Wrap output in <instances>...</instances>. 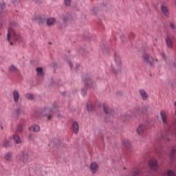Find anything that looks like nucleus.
Masks as SVG:
<instances>
[{
  "label": "nucleus",
  "instance_id": "f257e3e1",
  "mask_svg": "<svg viewBox=\"0 0 176 176\" xmlns=\"http://www.w3.org/2000/svg\"><path fill=\"white\" fill-rule=\"evenodd\" d=\"M7 40L8 42H10L12 46H13V43L12 41L17 42H21L22 41L21 36L16 34V32L12 28H9L8 30Z\"/></svg>",
  "mask_w": 176,
  "mask_h": 176
},
{
  "label": "nucleus",
  "instance_id": "f03ea898",
  "mask_svg": "<svg viewBox=\"0 0 176 176\" xmlns=\"http://www.w3.org/2000/svg\"><path fill=\"white\" fill-rule=\"evenodd\" d=\"M31 153L28 150H25L23 153L18 156V163H19L21 167H23L24 164L31 162L30 157Z\"/></svg>",
  "mask_w": 176,
  "mask_h": 176
},
{
  "label": "nucleus",
  "instance_id": "7ed1b4c3",
  "mask_svg": "<svg viewBox=\"0 0 176 176\" xmlns=\"http://www.w3.org/2000/svg\"><path fill=\"white\" fill-rule=\"evenodd\" d=\"M115 66L111 67V71L115 75H118L122 72V60L120 56L118 54H115Z\"/></svg>",
  "mask_w": 176,
  "mask_h": 176
},
{
  "label": "nucleus",
  "instance_id": "20e7f679",
  "mask_svg": "<svg viewBox=\"0 0 176 176\" xmlns=\"http://www.w3.org/2000/svg\"><path fill=\"white\" fill-rule=\"evenodd\" d=\"M53 113V110H50L49 108L43 109L40 110V111H36L35 115L40 118V116H47L48 120L52 119V114Z\"/></svg>",
  "mask_w": 176,
  "mask_h": 176
},
{
  "label": "nucleus",
  "instance_id": "39448f33",
  "mask_svg": "<svg viewBox=\"0 0 176 176\" xmlns=\"http://www.w3.org/2000/svg\"><path fill=\"white\" fill-rule=\"evenodd\" d=\"M143 60L144 63L149 64L151 67H154L155 64H156V63L158 61L157 58L149 56V55L146 53L143 54Z\"/></svg>",
  "mask_w": 176,
  "mask_h": 176
},
{
  "label": "nucleus",
  "instance_id": "423d86ee",
  "mask_svg": "<svg viewBox=\"0 0 176 176\" xmlns=\"http://www.w3.org/2000/svg\"><path fill=\"white\" fill-rule=\"evenodd\" d=\"M135 118V114L133 111H128L124 117H123L122 120L125 122H133Z\"/></svg>",
  "mask_w": 176,
  "mask_h": 176
},
{
  "label": "nucleus",
  "instance_id": "0eeeda50",
  "mask_svg": "<svg viewBox=\"0 0 176 176\" xmlns=\"http://www.w3.org/2000/svg\"><path fill=\"white\" fill-rule=\"evenodd\" d=\"M137 134L138 135H144L145 131H146V125L144 124H140L137 128Z\"/></svg>",
  "mask_w": 176,
  "mask_h": 176
},
{
  "label": "nucleus",
  "instance_id": "6e6552de",
  "mask_svg": "<svg viewBox=\"0 0 176 176\" xmlns=\"http://www.w3.org/2000/svg\"><path fill=\"white\" fill-rule=\"evenodd\" d=\"M148 164L151 170L156 171L157 170V161L155 158H151L148 161Z\"/></svg>",
  "mask_w": 176,
  "mask_h": 176
},
{
  "label": "nucleus",
  "instance_id": "1a4fd4ad",
  "mask_svg": "<svg viewBox=\"0 0 176 176\" xmlns=\"http://www.w3.org/2000/svg\"><path fill=\"white\" fill-rule=\"evenodd\" d=\"M85 84L86 87H87L88 86L89 89H92L93 90H94V89L97 87V85L94 83V82H93V80H91V78L86 79L85 80Z\"/></svg>",
  "mask_w": 176,
  "mask_h": 176
},
{
  "label": "nucleus",
  "instance_id": "9d476101",
  "mask_svg": "<svg viewBox=\"0 0 176 176\" xmlns=\"http://www.w3.org/2000/svg\"><path fill=\"white\" fill-rule=\"evenodd\" d=\"M160 116L162 120V122L166 124V126H168V117L167 116V113H166V111H160Z\"/></svg>",
  "mask_w": 176,
  "mask_h": 176
},
{
  "label": "nucleus",
  "instance_id": "9b49d317",
  "mask_svg": "<svg viewBox=\"0 0 176 176\" xmlns=\"http://www.w3.org/2000/svg\"><path fill=\"white\" fill-rule=\"evenodd\" d=\"M100 168V165L97 164V162H91L90 164V170L92 174H96Z\"/></svg>",
  "mask_w": 176,
  "mask_h": 176
},
{
  "label": "nucleus",
  "instance_id": "f8f14e48",
  "mask_svg": "<svg viewBox=\"0 0 176 176\" xmlns=\"http://www.w3.org/2000/svg\"><path fill=\"white\" fill-rule=\"evenodd\" d=\"M141 173H142V167L141 166H135L132 171L133 176H140Z\"/></svg>",
  "mask_w": 176,
  "mask_h": 176
},
{
  "label": "nucleus",
  "instance_id": "ddd939ff",
  "mask_svg": "<svg viewBox=\"0 0 176 176\" xmlns=\"http://www.w3.org/2000/svg\"><path fill=\"white\" fill-rule=\"evenodd\" d=\"M103 110L104 112L106 113V115H109V116H112L113 115V110L110 109L107 104H103Z\"/></svg>",
  "mask_w": 176,
  "mask_h": 176
},
{
  "label": "nucleus",
  "instance_id": "4468645a",
  "mask_svg": "<svg viewBox=\"0 0 176 176\" xmlns=\"http://www.w3.org/2000/svg\"><path fill=\"white\" fill-rule=\"evenodd\" d=\"M161 12L166 17H170V11L168 10V8H167V6L164 5L161 6Z\"/></svg>",
  "mask_w": 176,
  "mask_h": 176
},
{
  "label": "nucleus",
  "instance_id": "2eb2a0df",
  "mask_svg": "<svg viewBox=\"0 0 176 176\" xmlns=\"http://www.w3.org/2000/svg\"><path fill=\"white\" fill-rule=\"evenodd\" d=\"M139 94H140V96H141L142 100H143V101H146V100L149 98V95L144 89H140Z\"/></svg>",
  "mask_w": 176,
  "mask_h": 176
},
{
  "label": "nucleus",
  "instance_id": "dca6fc26",
  "mask_svg": "<svg viewBox=\"0 0 176 176\" xmlns=\"http://www.w3.org/2000/svg\"><path fill=\"white\" fill-rule=\"evenodd\" d=\"M12 97L14 100V102H19L20 101V93L17 90H14L12 91Z\"/></svg>",
  "mask_w": 176,
  "mask_h": 176
},
{
  "label": "nucleus",
  "instance_id": "f3484780",
  "mask_svg": "<svg viewBox=\"0 0 176 176\" xmlns=\"http://www.w3.org/2000/svg\"><path fill=\"white\" fill-rule=\"evenodd\" d=\"M69 65L73 71H79L82 68L80 67V65L75 63V65H73L72 63L69 62Z\"/></svg>",
  "mask_w": 176,
  "mask_h": 176
},
{
  "label": "nucleus",
  "instance_id": "a211bd4d",
  "mask_svg": "<svg viewBox=\"0 0 176 176\" xmlns=\"http://www.w3.org/2000/svg\"><path fill=\"white\" fill-rule=\"evenodd\" d=\"M72 126L74 134H78L79 133V124H78V122H74Z\"/></svg>",
  "mask_w": 176,
  "mask_h": 176
},
{
  "label": "nucleus",
  "instance_id": "6ab92c4d",
  "mask_svg": "<svg viewBox=\"0 0 176 176\" xmlns=\"http://www.w3.org/2000/svg\"><path fill=\"white\" fill-rule=\"evenodd\" d=\"M166 43L167 47L173 49V41H171V38L169 36L166 38Z\"/></svg>",
  "mask_w": 176,
  "mask_h": 176
},
{
  "label": "nucleus",
  "instance_id": "aec40b11",
  "mask_svg": "<svg viewBox=\"0 0 176 176\" xmlns=\"http://www.w3.org/2000/svg\"><path fill=\"white\" fill-rule=\"evenodd\" d=\"M30 130H32L35 133H39V131H41V127L39 126V125L33 124L30 128Z\"/></svg>",
  "mask_w": 176,
  "mask_h": 176
},
{
  "label": "nucleus",
  "instance_id": "412c9836",
  "mask_svg": "<svg viewBox=\"0 0 176 176\" xmlns=\"http://www.w3.org/2000/svg\"><path fill=\"white\" fill-rule=\"evenodd\" d=\"M56 23V19L55 18H48L47 19V25L50 27V25H53Z\"/></svg>",
  "mask_w": 176,
  "mask_h": 176
},
{
  "label": "nucleus",
  "instance_id": "4be33fe9",
  "mask_svg": "<svg viewBox=\"0 0 176 176\" xmlns=\"http://www.w3.org/2000/svg\"><path fill=\"white\" fill-rule=\"evenodd\" d=\"M12 138L15 144H21V139H20V137H19V135H13Z\"/></svg>",
  "mask_w": 176,
  "mask_h": 176
},
{
  "label": "nucleus",
  "instance_id": "5701e85b",
  "mask_svg": "<svg viewBox=\"0 0 176 176\" xmlns=\"http://www.w3.org/2000/svg\"><path fill=\"white\" fill-rule=\"evenodd\" d=\"M25 98H27V100H29V101H33V100L35 98L34 94H25Z\"/></svg>",
  "mask_w": 176,
  "mask_h": 176
},
{
  "label": "nucleus",
  "instance_id": "b1692460",
  "mask_svg": "<svg viewBox=\"0 0 176 176\" xmlns=\"http://www.w3.org/2000/svg\"><path fill=\"white\" fill-rule=\"evenodd\" d=\"M124 145L127 149H130L131 148V142L129 140H124Z\"/></svg>",
  "mask_w": 176,
  "mask_h": 176
},
{
  "label": "nucleus",
  "instance_id": "393cba45",
  "mask_svg": "<svg viewBox=\"0 0 176 176\" xmlns=\"http://www.w3.org/2000/svg\"><path fill=\"white\" fill-rule=\"evenodd\" d=\"M175 153H176V147H172L171 151H170V159L174 160V157H175Z\"/></svg>",
  "mask_w": 176,
  "mask_h": 176
},
{
  "label": "nucleus",
  "instance_id": "a878e982",
  "mask_svg": "<svg viewBox=\"0 0 176 176\" xmlns=\"http://www.w3.org/2000/svg\"><path fill=\"white\" fill-rule=\"evenodd\" d=\"M9 71L10 72H19V69H17V67L14 65H12L9 67Z\"/></svg>",
  "mask_w": 176,
  "mask_h": 176
},
{
  "label": "nucleus",
  "instance_id": "bb28decb",
  "mask_svg": "<svg viewBox=\"0 0 176 176\" xmlns=\"http://www.w3.org/2000/svg\"><path fill=\"white\" fill-rule=\"evenodd\" d=\"M36 72L38 76H43V68L42 67H37Z\"/></svg>",
  "mask_w": 176,
  "mask_h": 176
},
{
  "label": "nucleus",
  "instance_id": "cd10ccee",
  "mask_svg": "<svg viewBox=\"0 0 176 176\" xmlns=\"http://www.w3.org/2000/svg\"><path fill=\"white\" fill-rule=\"evenodd\" d=\"M4 158L8 160V162L12 160V153H7L4 155Z\"/></svg>",
  "mask_w": 176,
  "mask_h": 176
},
{
  "label": "nucleus",
  "instance_id": "c85d7f7f",
  "mask_svg": "<svg viewBox=\"0 0 176 176\" xmlns=\"http://www.w3.org/2000/svg\"><path fill=\"white\" fill-rule=\"evenodd\" d=\"M23 129V124H21L16 126V133H22Z\"/></svg>",
  "mask_w": 176,
  "mask_h": 176
},
{
  "label": "nucleus",
  "instance_id": "c756f323",
  "mask_svg": "<svg viewBox=\"0 0 176 176\" xmlns=\"http://www.w3.org/2000/svg\"><path fill=\"white\" fill-rule=\"evenodd\" d=\"M23 112L24 111L21 109H17L15 111V113H16V116H19L20 115H21V113H23Z\"/></svg>",
  "mask_w": 176,
  "mask_h": 176
},
{
  "label": "nucleus",
  "instance_id": "7c9ffc66",
  "mask_svg": "<svg viewBox=\"0 0 176 176\" xmlns=\"http://www.w3.org/2000/svg\"><path fill=\"white\" fill-rule=\"evenodd\" d=\"M87 111H93V104H91L90 103H87Z\"/></svg>",
  "mask_w": 176,
  "mask_h": 176
},
{
  "label": "nucleus",
  "instance_id": "2f4dec72",
  "mask_svg": "<svg viewBox=\"0 0 176 176\" xmlns=\"http://www.w3.org/2000/svg\"><path fill=\"white\" fill-rule=\"evenodd\" d=\"M167 176H175V173H174V171L169 170L167 172Z\"/></svg>",
  "mask_w": 176,
  "mask_h": 176
},
{
  "label": "nucleus",
  "instance_id": "473e14b6",
  "mask_svg": "<svg viewBox=\"0 0 176 176\" xmlns=\"http://www.w3.org/2000/svg\"><path fill=\"white\" fill-rule=\"evenodd\" d=\"M155 153H160L162 152V148L160 147L159 148L156 147L155 148Z\"/></svg>",
  "mask_w": 176,
  "mask_h": 176
},
{
  "label": "nucleus",
  "instance_id": "72a5a7b5",
  "mask_svg": "<svg viewBox=\"0 0 176 176\" xmlns=\"http://www.w3.org/2000/svg\"><path fill=\"white\" fill-rule=\"evenodd\" d=\"M65 5L69 6V5H71V0H65Z\"/></svg>",
  "mask_w": 176,
  "mask_h": 176
},
{
  "label": "nucleus",
  "instance_id": "f704fd0d",
  "mask_svg": "<svg viewBox=\"0 0 176 176\" xmlns=\"http://www.w3.org/2000/svg\"><path fill=\"white\" fill-rule=\"evenodd\" d=\"M5 3H1L0 4V10H1L2 12H3V10L5 9Z\"/></svg>",
  "mask_w": 176,
  "mask_h": 176
},
{
  "label": "nucleus",
  "instance_id": "c9c22d12",
  "mask_svg": "<svg viewBox=\"0 0 176 176\" xmlns=\"http://www.w3.org/2000/svg\"><path fill=\"white\" fill-rule=\"evenodd\" d=\"M9 145H10V144L9 142H8V141H6V142L3 143V146H4V148H8V146H9Z\"/></svg>",
  "mask_w": 176,
  "mask_h": 176
},
{
  "label": "nucleus",
  "instance_id": "e433bc0d",
  "mask_svg": "<svg viewBox=\"0 0 176 176\" xmlns=\"http://www.w3.org/2000/svg\"><path fill=\"white\" fill-rule=\"evenodd\" d=\"M81 94H82V96H83V97H85V96H86V90H85V89H81Z\"/></svg>",
  "mask_w": 176,
  "mask_h": 176
},
{
  "label": "nucleus",
  "instance_id": "4c0bfd02",
  "mask_svg": "<svg viewBox=\"0 0 176 176\" xmlns=\"http://www.w3.org/2000/svg\"><path fill=\"white\" fill-rule=\"evenodd\" d=\"M170 28H172L173 30H174L175 28V25H174V23H170Z\"/></svg>",
  "mask_w": 176,
  "mask_h": 176
},
{
  "label": "nucleus",
  "instance_id": "58836bf2",
  "mask_svg": "<svg viewBox=\"0 0 176 176\" xmlns=\"http://www.w3.org/2000/svg\"><path fill=\"white\" fill-rule=\"evenodd\" d=\"M57 118H58V119H61V118H63V116H61V114H58Z\"/></svg>",
  "mask_w": 176,
  "mask_h": 176
},
{
  "label": "nucleus",
  "instance_id": "ea45409f",
  "mask_svg": "<svg viewBox=\"0 0 176 176\" xmlns=\"http://www.w3.org/2000/svg\"><path fill=\"white\" fill-rule=\"evenodd\" d=\"M162 57L163 58L166 59V54H164V53H162Z\"/></svg>",
  "mask_w": 176,
  "mask_h": 176
},
{
  "label": "nucleus",
  "instance_id": "a19ab883",
  "mask_svg": "<svg viewBox=\"0 0 176 176\" xmlns=\"http://www.w3.org/2000/svg\"><path fill=\"white\" fill-rule=\"evenodd\" d=\"M3 121L2 120H0V126H2Z\"/></svg>",
  "mask_w": 176,
  "mask_h": 176
},
{
  "label": "nucleus",
  "instance_id": "79ce46f5",
  "mask_svg": "<svg viewBox=\"0 0 176 176\" xmlns=\"http://www.w3.org/2000/svg\"><path fill=\"white\" fill-rule=\"evenodd\" d=\"M34 2H39V0H33Z\"/></svg>",
  "mask_w": 176,
  "mask_h": 176
},
{
  "label": "nucleus",
  "instance_id": "37998d69",
  "mask_svg": "<svg viewBox=\"0 0 176 176\" xmlns=\"http://www.w3.org/2000/svg\"><path fill=\"white\" fill-rule=\"evenodd\" d=\"M1 130H3V126H1Z\"/></svg>",
  "mask_w": 176,
  "mask_h": 176
},
{
  "label": "nucleus",
  "instance_id": "c03bdc74",
  "mask_svg": "<svg viewBox=\"0 0 176 176\" xmlns=\"http://www.w3.org/2000/svg\"><path fill=\"white\" fill-rule=\"evenodd\" d=\"M63 20H64V21H67V19H64Z\"/></svg>",
  "mask_w": 176,
  "mask_h": 176
},
{
  "label": "nucleus",
  "instance_id": "a18cd8bd",
  "mask_svg": "<svg viewBox=\"0 0 176 176\" xmlns=\"http://www.w3.org/2000/svg\"><path fill=\"white\" fill-rule=\"evenodd\" d=\"M175 107H176V102H175Z\"/></svg>",
  "mask_w": 176,
  "mask_h": 176
},
{
  "label": "nucleus",
  "instance_id": "49530a36",
  "mask_svg": "<svg viewBox=\"0 0 176 176\" xmlns=\"http://www.w3.org/2000/svg\"><path fill=\"white\" fill-rule=\"evenodd\" d=\"M23 124H24V123H25V121H23Z\"/></svg>",
  "mask_w": 176,
  "mask_h": 176
},
{
  "label": "nucleus",
  "instance_id": "de8ad7c7",
  "mask_svg": "<svg viewBox=\"0 0 176 176\" xmlns=\"http://www.w3.org/2000/svg\"><path fill=\"white\" fill-rule=\"evenodd\" d=\"M175 3H176V0L175 1Z\"/></svg>",
  "mask_w": 176,
  "mask_h": 176
}]
</instances>
